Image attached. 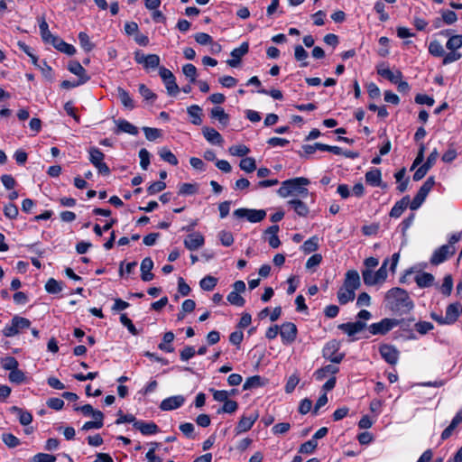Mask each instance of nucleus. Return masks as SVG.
Here are the masks:
<instances>
[{
	"instance_id": "nucleus-23",
	"label": "nucleus",
	"mask_w": 462,
	"mask_h": 462,
	"mask_svg": "<svg viewBox=\"0 0 462 462\" xmlns=\"http://www.w3.org/2000/svg\"><path fill=\"white\" fill-rule=\"evenodd\" d=\"M152 268V260L150 257H145L141 263V278L143 282H149L153 279Z\"/></svg>"
},
{
	"instance_id": "nucleus-9",
	"label": "nucleus",
	"mask_w": 462,
	"mask_h": 462,
	"mask_svg": "<svg viewBox=\"0 0 462 462\" xmlns=\"http://www.w3.org/2000/svg\"><path fill=\"white\" fill-rule=\"evenodd\" d=\"M399 324L398 319L385 318L377 323L371 324L368 329L373 335H385Z\"/></svg>"
},
{
	"instance_id": "nucleus-48",
	"label": "nucleus",
	"mask_w": 462,
	"mask_h": 462,
	"mask_svg": "<svg viewBox=\"0 0 462 462\" xmlns=\"http://www.w3.org/2000/svg\"><path fill=\"white\" fill-rule=\"evenodd\" d=\"M183 74L189 79L190 83H196L197 69L193 64L188 63L182 67Z\"/></svg>"
},
{
	"instance_id": "nucleus-37",
	"label": "nucleus",
	"mask_w": 462,
	"mask_h": 462,
	"mask_svg": "<svg viewBox=\"0 0 462 462\" xmlns=\"http://www.w3.org/2000/svg\"><path fill=\"white\" fill-rule=\"evenodd\" d=\"M41 36L42 41L46 43H51L53 39L56 38L49 30V25L44 19H42L39 23Z\"/></svg>"
},
{
	"instance_id": "nucleus-63",
	"label": "nucleus",
	"mask_w": 462,
	"mask_h": 462,
	"mask_svg": "<svg viewBox=\"0 0 462 462\" xmlns=\"http://www.w3.org/2000/svg\"><path fill=\"white\" fill-rule=\"evenodd\" d=\"M441 14L443 23L447 24H452L457 20V14L454 11L443 10Z\"/></svg>"
},
{
	"instance_id": "nucleus-62",
	"label": "nucleus",
	"mask_w": 462,
	"mask_h": 462,
	"mask_svg": "<svg viewBox=\"0 0 462 462\" xmlns=\"http://www.w3.org/2000/svg\"><path fill=\"white\" fill-rule=\"evenodd\" d=\"M56 457L46 453H38L32 457L31 462H55Z\"/></svg>"
},
{
	"instance_id": "nucleus-49",
	"label": "nucleus",
	"mask_w": 462,
	"mask_h": 462,
	"mask_svg": "<svg viewBox=\"0 0 462 462\" xmlns=\"http://www.w3.org/2000/svg\"><path fill=\"white\" fill-rule=\"evenodd\" d=\"M2 440L10 448H16L20 445V439L12 433H4L2 435Z\"/></svg>"
},
{
	"instance_id": "nucleus-52",
	"label": "nucleus",
	"mask_w": 462,
	"mask_h": 462,
	"mask_svg": "<svg viewBox=\"0 0 462 462\" xmlns=\"http://www.w3.org/2000/svg\"><path fill=\"white\" fill-rule=\"evenodd\" d=\"M45 290L49 293H59L61 291L62 287L60 285V282H59L58 281H56L53 278H51L47 281V282L45 284Z\"/></svg>"
},
{
	"instance_id": "nucleus-28",
	"label": "nucleus",
	"mask_w": 462,
	"mask_h": 462,
	"mask_svg": "<svg viewBox=\"0 0 462 462\" xmlns=\"http://www.w3.org/2000/svg\"><path fill=\"white\" fill-rule=\"evenodd\" d=\"M10 411L18 416L19 422L23 426H27L32 421V415L29 411H23L17 406H12Z\"/></svg>"
},
{
	"instance_id": "nucleus-11",
	"label": "nucleus",
	"mask_w": 462,
	"mask_h": 462,
	"mask_svg": "<svg viewBox=\"0 0 462 462\" xmlns=\"http://www.w3.org/2000/svg\"><path fill=\"white\" fill-rule=\"evenodd\" d=\"M455 252V246L451 245H443L433 252L430 262L433 265H439L451 257Z\"/></svg>"
},
{
	"instance_id": "nucleus-38",
	"label": "nucleus",
	"mask_w": 462,
	"mask_h": 462,
	"mask_svg": "<svg viewBox=\"0 0 462 462\" xmlns=\"http://www.w3.org/2000/svg\"><path fill=\"white\" fill-rule=\"evenodd\" d=\"M201 108L198 105H192L188 107L187 112L191 117V123L195 125H199L202 123Z\"/></svg>"
},
{
	"instance_id": "nucleus-35",
	"label": "nucleus",
	"mask_w": 462,
	"mask_h": 462,
	"mask_svg": "<svg viewBox=\"0 0 462 462\" xmlns=\"http://www.w3.org/2000/svg\"><path fill=\"white\" fill-rule=\"evenodd\" d=\"M338 372V367L334 365H328L317 370L314 374L318 381L323 380L328 374H335Z\"/></svg>"
},
{
	"instance_id": "nucleus-34",
	"label": "nucleus",
	"mask_w": 462,
	"mask_h": 462,
	"mask_svg": "<svg viewBox=\"0 0 462 462\" xmlns=\"http://www.w3.org/2000/svg\"><path fill=\"white\" fill-rule=\"evenodd\" d=\"M377 73L390 80L392 83H398V81L402 79V74L401 71H397L396 73H393L390 69L388 68H378Z\"/></svg>"
},
{
	"instance_id": "nucleus-59",
	"label": "nucleus",
	"mask_w": 462,
	"mask_h": 462,
	"mask_svg": "<svg viewBox=\"0 0 462 462\" xmlns=\"http://www.w3.org/2000/svg\"><path fill=\"white\" fill-rule=\"evenodd\" d=\"M18 208L13 203H9L4 208V214L9 219H15L18 216Z\"/></svg>"
},
{
	"instance_id": "nucleus-55",
	"label": "nucleus",
	"mask_w": 462,
	"mask_h": 462,
	"mask_svg": "<svg viewBox=\"0 0 462 462\" xmlns=\"http://www.w3.org/2000/svg\"><path fill=\"white\" fill-rule=\"evenodd\" d=\"M453 288V279L451 275H446L443 280V283L440 287L441 292L445 296H449Z\"/></svg>"
},
{
	"instance_id": "nucleus-2",
	"label": "nucleus",
	"mask_w": 462,
	"mask_h": 462,
	"mask_svg": "<svg viewBox=\"0 0 462 462\" xmlns=\"http://www.w3.org/2000/svg\"><path fill=\"white\" fill-rule=\"evenodd\" d=\"M310 183V180L304 177H297L286 180L282 182L281 187L277 190V194L282 198L289 196H297L307 198L309 189L306 188Z\"/></svg>"
},
{
	"instance_id": "nucleus-60",
	"label": "nucleus",
	"mask_w": 462,
	"mask_h": 462,
	"mask_svg": "<svg viewBox=\"0 0 462 462\" xmlns=\"http://www.w3.org/2000/svg\"><path fill=\"white\" fill-rule=\"evenodd\" d=\"M3 368L10 372L18 367V361L14 356H6L2 360Z\"/></svg>"
},
{
	"instance_id": "nucleus-1",
	"label": "nucleus",
	"mask_w": 462,
	"mask_h": 462,
	"mask_svg": "<svg viewBox=\"0 0 462 462\" xmlns=\"http://www.w3.org/2000/svg\"><path fill=\"white\" fill-rule=\"evenodd\" d=\"M361 281L357 271L349 270L346 272L343 285L338 289L337 296L341 305L353 301L356 297V291L360 287Z\"/></svg>"
},
{
	"instance_id": "nucleus-54",
	"label": "nucleus",
	"mask_w": 462,
	"mask_h": 462,
	"mask_svg": "<svg viewBox=\"0 0 462 462\" xmlns=\"http://www.w3.org/2000/svg\"><path fill=\"white\" fill-rule=\"evenodd\" d=\"M143 67L145 69H155L160 65V57L157 54L146 55Z\"/></svg>"
},
{
	"instance_id": "nucleus-6",
	"label": "nucleus",
	"mask_w": 462,
	"mask_h": 462,
	"mask_svg": "<svg viewBox=\"0 0 462 462\" xmlns=\"http://www.w3.org/2000/svg\"><path fill=\"white\" fill-rule=\"evenodd\" d=\"M89 162L97 170L98 173L104 176L110 174V169L106 162H104L105 154L100 149L97 147H90L88 149Z\"/></svg>"
},
{
	"instance_id": "nucleus-3",
	"label": "nucleus",
	"mask_w": 462,
	"mask_h": 462,
	"mask_svg": "<svg viewBox=\"0 0 462 462\" xmlns=\"http://www.w3.org/2000/svg\"><path fill=\"white\" fill-rule=\"evenodd\" d=\"M386 300L392 310L407 313L413 308V302L408 292L402 288H393L386 293Z\"/></svg>"
},
{
	"instance_id": "nucleus-8",
	"label": "nucleus",
	"mask_w": 462,
	"mask_h": 462,
	"mask_svg": "<svg viewBox=\"0 0 462 462\" xmlns=\"http://www.w3.org/2000/svg\"><path fill=\"white\" fill-rule=\"evenodd\" d=\"M159 75L165 85L168 95L171 97L177 96L180 92V88L176 83V79L173 73L170 69L161 67L159 69Z\"/></svg>"
},
{
	"instance_id": "nucleus-33",
	"label": "nucleus",
	"mask_w": 462,
	"mask_h": 462,
	"mask_svg": "<svg viewBox=\"0 0 462 462\" xmlns=\"http://www.w3.org/2000/svg\"><path fill=\"white\" fill-rule=\"evenodd\" d=\"M93 421H87L82 426V430H89L91 429H100L103 427L104 414L102 411H97L94 414Z\"/></svg>"
},
{
	"instance_id": "nucleus-16",
	"label": "nucleus",
	"mask_w": 462,
	"mask_h": 462,
	"mask_svg": "<svg viewBox=\"0 0 462 462\" xmlns=\"http://www.w3.org/2000/svg\"><path fill=\"white\" fill-rule=\"evenodd\" d=\"M184 245L189 251H196L205 244L204 236L199 232H193L184 239Z\"/></svg>"
},
{
	"instance_id": "nucleus-45",
	"label": "nucleus",
	"mask_w": 462,
	"mask_h": 462,
	"mask_svg": "<svg viewBox=\"0 0 462 462\" xmlns=\"http://www.w3.org/2000/svg\"><path fill=\"white\" fill-rule=\"evenodd\" d=\"M217 283V278H215L211 275H207L200 281L199 285L202 290L209 291H212L216 287Z\"/></svg>"
},
{
	"instance_id": "nucleus-10",
	"label": "nucleus",
	"mask_w": 462,
	"mask_h": 462,
	"mask_svg": "<svg viewBox=\"0 0 462 462\" xmlns=\"http://www.w3.org/2000/svg\"><path fill=\"white\" fill-rule=\"evenodd\" d=\"M237 218H246L251 223H258L264 219L266 211L264 209L238 208L234 211Z\"/></svg>"
},
{
	"instance_id": "nucleus-20",
	"label": "nucleus",
	"mask_w": 462,
	"mask_h": 462,
	"mask_svg": "<svg viewBox=\"0 0 462 462\" xmlns=\"http://www.w3.org/2000/svg\"><path fill=\"white\" fill-rule=\"evenodd\" d=\"M365 326L366 325L365 322L357 320L356 322H347L340 324L338 326V328L351 337L361 332L365 328Z\"/></svg>"
},
{
	"instance_id": "nucleus-30",
	"label": "nucleus",
	"mask_w": 462,
	"mask_h": 462,
	"mask_svg": "<svg viewBox=\"0 0 462 462\" xmlns=\"http://www.w3.org/2000/svg\"><path fill=\"white\" fill-rule=\"evenodd\" d=\"M287 203L300 217H306L309 214V208L300 199H292Z\"/></svg>"
},
{
	"instance_id": "nucleus-4",
	"label": "nucleus",
	"mask_w": 462,
	"mask_h": 462,
	"mask_svg": "<svg viewBox=\"0 0 462 462\" xmlns=\"http://www.w3.org/2000/svg\"><path fill=\"white\" fill-rule=\"evenodd\" d=\"M387 264L388 259L384 260L382 266L376 272L368 269L363 270L362 276L365 284L373 286L384 282L387 278Z\"/></svg>"
},
{
	"instance_id": "nucleus-56",
	"label": "nucleus",
	"mask_w": 462,
	"mask_h": 462,
	"mask_svg": "<svg viewBox=\"0 0 462 462\" xmlns=\"http://www.w3.org/2000/svg\"><path fill=\"white\" fill-rule=\"evenodd\" d=\"M317 446V441L311 439L300 445L299 452L303 454H311L316 449Z\"/></svg>"
},
{
	"instance_id": "nucleus-21",
	"label": "nucleus",
	"mask_w": 462,
	"mask_h": 462,
	"mask_svg": "<svg viewBox=\"0 0 462 462\" xmlns=\"http://www.w3.org/2000/svg\"><path fill=\"white\" fill-rule=\"evenodd\" d=\"M115 123L116 125V134L126 133L131 135H137L139 133L138 128L125 119L115 120Z\"/></svg>"
},
{
	"instance_id": "nucleus-42",
	"label": "nucleus",
	"mask_w": 462,
	"mask_h": 462,
	"mask_svg": "<svg viewBox=\"0 0 462 462\" xmlns=\"http://www.w3.org/2000/svg\"><path fill=\"white\" fill-rule=\"evenodd\" d=\"M160 157L168 163L176 166L178 164V159L177 157L166 147H162L159 151Z\"/></svg>"
},
{
	"instance_id": "nucleus-39",
	"label": "nucleus",
	"mask_w": 462,
	"mask_h": 462,
	"mask_svg": "<svg viewBox=\"0 0 462 462\" xmlns=\"http://www.w3.org/2000/svg\"><path fill=\"white\" fill-rule=\"evenodd\" d=\"M174 334L171 331L166 332L163 335L162 342L159 344L158 347L165 352L171 353L174 348L169 344H171L174 340Z\"/></svg>"
},
{
	"instance_id": "nucleus-22",
	"label": "nucleus",
	"mask_w": 462,
	"mask_h": 462,
	"mask_svg": "<svg viewBox=\"0 0 462 462\" xmlns=\"http://www.w3.org/2000/svg\"><path fill=\"white\" fill-rule=\"evenodd\" d=\"M365 181L373 187L385 188L386 184L382 182V174L379 169H372L365 173Z\"/></svg>"
},
{
	"instance_id": "nucleus-64",
	"label": "nucleus",
	"mask_w": 462,
	"mask_h": 462,
	"mask_svg": "<svg viewBox=\"0 0 462 462\" xmlns=\"http://www.w3.org/2000/svg\"><path fill=\"white\" fill-rule=\"evenodd\" d=\"M138 90L140 95L145 99V100H152L156 98V95L148 88L144 84H140L138 87Z\"/></svg>"
},
{
	"instance_id": "nucleus-46",
	"label": "nucleus",
	"mask_w": 462,
	"mask_h": 462,
	"mask_svg": "<svg viewBox=\"0 0 462 462\" xmlns=\"http://www.w3.org/2000/svg\"><path fill=\"white\" fill-rule=\"evenodd\" d=\"M429 52L434 57H442L445 54L443 46L438 41L430 42L429 45Z\"/></svg>"
},
{
	"instance_id": "nucleus-58",
	"label": "nucleus",
	"mask_w": 462,
	"mask_h": 462,
	"mask_svg": "<svg viewBox=\"0 0 462 462\" xmlns=\"http://www.w3.org/2000/svg\"><path fill=\"white\" fill-rule=\"evenodd\" d=\"M120 322L127 328L128 331L134 335V336H136L138 335V330L136 329V328L134 327V325L133 324L132 320L127 317V315L125 313L124 314H121L120 316Z\"/></svg>"
},
{
	"instance_id": "nucleus-57",
	"label": "nucleus",
	"mask_w": 462,
	"mask_h": 462,
	"mask_svg": "<svg viewBox=\"0 0 462 462\" xmlns=\"http://www.w3.org/2000/svg\"><path fill=\"white\" fill-rule=\"evenodd\" d=\"M10 382L14 383H21L25 380L24 373L17 368L10 372L8 375Z\"/></svg>"
},
{
	"instance_id": "nucleus-19",
	"label": "nucleus",
	"mask_w": 462,
	"mask_h": 462,
	"mask_svg": "<svg viewBox=\"0 0 462 462\" xmlns=\"http://www.w3.org/2000/svg\"><path fill=\"white\" fill-rule=\"evenodd\" d=\"M68 69L79 77V81L82 84H85L90 79V77L88 75L87 70L83 68V66L77 60H72L68 65Z\"/></svg>"
},
{
	"instance_id": "nucleus-5",
	"label": "nucleus",
	"mask_w": 462,
	"mask_h": 462,
	"mask_svg": "<svg viewBox=\"0 0 462 462\" xmlns=\"http://www.w3.org/2000/svg\"><path fill=\"white\" fill-rule=\"evenodd\" d=\"M31 321L23 317L14 316L9 324L3 329V335L6 337H12L18 335L23 329L29 328Z\"/></svg>"
},
{
	"instance_id": "nucleus-61",
	"label": "nucleus",
	"mask_w": 462,
	"mask_h": 462,
	"mask_svg": "<svg viewBox=\"0 0 462 462\" xmlns=\"http://www.w3.org/2000/svg\"><path fill=\"white\" fill-rule=\"evenodd\" d=\"M140 166L143 170H147L150 165V152L143 148L139 151Z\"/></svg>"
},
{
	"instance_id": "nucleus-51",
	"label": "nucleus",
	"mask_w": 462,
	"mask_h": 462,
	"mask_svg": "<svg viewBox=\"0 0 462 462\" xmlns=\"http://www.w3.org/2000/svg\"><path fill=\"white\" fill-rule=\"evenodd\" d=\"M229 152L233 156L243 157V156L247 155L250 152V149L246 145L238 144V145L231 146L229 148Z\"/></svg>"
},
{
	"instance_id": "nucleus-50",
	"label": "nucleus",
	"mask_w": 462,
	"mask_h": 462,
	"mask_svg": "<svg viewBox=\"0 0 462 462\" xmlns=\"http://www.w3.org/2000/svg\"><path fill=\"white\" fill-rule=\"evenodd\" d=\"M446 47L450 51H455L462 47V35H453L451 36L447 43Z\"/></svg>"
},
{
	"instance_id": "nucleus-26",
	"label": "nucleus",
	"mask_w": 462,
	"mask_h": 462,
	"mask_svg": "<svg viewBox=\"0 0 462 462\" xmlns=\"http://www.w3.org/2000/svg\"><path fill=\"white\" fill-rule=\"evenodd\" d=\"M51 44H52L58 51L68 55L72 56L76 53V49L73 45L65 42L62 39H60L58 36H56V38L53 39Z\"/></svg>"
},
{
	"instance_id": "nucleus-44",
	"label": "nucleus",
	"mask_w": 462,
	"mask_h": 462,
	"mask_svg": "<svg viewBox=\"0 0 462 462\" xmlns=\"http://www.w3.org/2000/svg\"><path fill=\"white\" fill-rule=\"evenodd\" d=\"M239 167L242 171H245V172H253L254 171L256 170L255 160L252 157L244 158L241 160Z\"/></svg>"
},
{
	"instance_id": "nucleus-41",
	"label": "nucleus",
	"mask_w": 462,
	"mask_h": 462,
	"mask_svg": "<svg viewBox=\"0 0 462 462\" xmlns=\"http://www.w3.org/2000/svg\"><path fill=\"white\" fill-rule=\"evenodd\" d=\"M319 247V238L317 236H312L310 239L306 240L301 245V250L305 254H310L315 252Z\"/></svg>"
},
{
	"instance_id": "nucleus-27",
	"label": "nucleus",
	"mask_w": 462,
	"mask_h": 462,
	"mask_svg": "<svg viewBox=\"0 0 462 462\" xmlns=\"http://www.w3.org/2000/svg\"><path fill=\"white\" fill-rule=\"evenodd\" d=\"M116 91H117V96H118L122 105L125 108H127L129 110H133L135 107V104H134V99L131 97L130 94L121 87H118L116 88Z\"/></svg>"
},
{
	"instance_id": "nucleus-15",
	"label": "nucleus",
	"mask_w": 462,
	"mask_h": 462,
	"mask_svg": "<svg viewBox=\"0 0 462 462\" xmlns=\"http://www.w3.org/2000/svg\"><path fill=\"white\" fill-rule=\"evenodd\" d=\"M338 345L332 341L328 342L323 349V356L335 364H339L344 358V354L338 353Z\"/></svg>"
},
{
	"instance_id": "nucleus-14",
	"label": "nucleus",
	"mask_w": 462,
	"mask_h": 462,
	"mask_svg": "<svg viewBox=\"0 0 462 462\" xmlns=\"http://www.w3.org/2000/svg\"><path fill=\"white\" fill-rule=\"evenodd\" d=\"M257 419L258 413L256 412H252L249 415H243L235 428L236 434L239 435L250 430Z\"/></svg>"
},
{
	"instance_id": "nucleus-32",
	"label": "nucleus",
	"mask_w": 462,
	"mask_h": 462,
	"mask_svg": "<svg viewBox=\"0 0 462 462\" xmlns=\"http://www.w3.org/2000/svg\"><path fill=\"white\" fill-rule=\"evenodd\" d=\"M434 276L429 273H420L415 276V282L420 288H428L433 285Z\"/></svg>"
},
{
	"instance_id": "nucleus-24",
	"label": "nucleus",
	"mask_w": 462,
	"mask_h": 462,
	"mask_svg": "<svg viewBox=\"0 0 462 462\" xmlns=\"http://www.w3.org/2000/svg\"><path fill=\"white\" fill-rule=\"evenodd\" d=\"M134 427L140 430L143 435H152L159 431L158 426L154 422L138 420L134 421Z\"/></svg>"
},
{
	"instance_id": "nucleus-7",
	"label": "nucleus",
	"mask_w": 462,
	"mask_h": 462,
	"mask_svg": "<svg viewBox=\"0 0 462 462\" xmlns=\"http://www.w3.org/2000/svg\"><path fill=\"white\" fill-rule=\"evenodd\" d=\"M435 184V179L434 177H429L427 180L422 184L420 189H419L416 196L413 198L411 202L410 203V208L411 210L418 209L421 204L424 202L425 199L427 198L428 194L431 190Z\"/></svg>"
},
{
	"instance_id": "nucleus-47",
	"label": "nucleus",
	"mask_w": 462,
	"mask_h": 462,
	"mask_svg": "<svg viewBox=\"0 0 462 462\" xmlns=\"http://www.w3.org/2000/svg\"><path fill=\"white\" fill-rule=\"evenodd\" d=\"M227 301L234 306L243 307L245 303V299L236 291H231L226 297Z\"/></svg>"
},
{
	"instance_id": "nucleus-40",
	"label": "nucleus",
	"mask_w": 462,
	"mask_h": 462,
	"mask_svg": "<svg viewBox=\"0 0 462 462\" xmlns=\"http://www.w3.org/2000/svg\"><path fill=\"white\" fill-rule=\"evenodd\" d=\"M78 38L81 48L85 51L89 52L95 48V44L90 41L89 36L85 32H80Z\"/></svg>"
},
{
	"instance_id": "nucleus-43",
	"label": "nucleus",
	"mask_w": 462,
	"mask_h": 462,
	"mask_svg": "<svg viewBox=\"0 0 462 462\" xmlns=\"http://www.w3.org/2000/svg\"><path fill=\"white\" fill-rule=\"evenodd\" d=\"M263 385V379L260 375H254L248 377L245 382L243 388L244 390H250L253 388L260 387Z\"/></svg>"
},
{
	"instance_id": "nucleus-18",
	"label": "nucleus",
	"mask_w": 462,
	"mask_h": 462,
	"mask_svg": "<svg viewBox=\"0 0 462 462\" xmlns=\"http://www.w3.org/2000/svg\"><path fill=\"white\" fill-rule=\"evenodd\" d=\"M185 398L182 395H174L164 399L161 404L162 411H172L180 408L184 404Z\"/></svg>"
},
{
	"instance_id": "nucleus-13",
	"label": "nucleus",
	"mask_w": 462,
	"mask_h": 462,
	"mask_svg": "<svg viewBox=\"0 0 462 462\" xmlns=\"http://www.w3.org/2000/svg\"><path fill=\"white\" fill-rule=\"evenodd\" d=\"M379 352L383 360L391 365L398 363L400 352L393 345L383 344L379 347Z\"/></svg>"
},
{
	"instance_id": "nucleus-29",
	"label": "nucleus",
	"mask_w": 462,
	"mask_h": 462,
	"mask_svg": "<svg viewBox=\"0 0 462 462\" xmlns=\"http://www.w3.org/2000/svg\"><path fill=\"white\" fill-rule=\"evenodd\" d=\"M410 202V199L408 196L403 197L401 200L397 201L394 206L392 208L390 211V216L392 217H399L403 211L406 209Z\"/></svg>"
},
{
	"instance_id": "nucleus-12",
	"label": "nucleus",
	"mask_w": 462,
	"mask_h": 462,
	"mask_svg": "<svg viewBox=\"0 0 462 462\" xmlns=\"http://www.w3.org/2000/svg\"><path fill=\"white\" fill-rule=\"evenodd\" d=\"M297 327L292 322H285L280 327V335L284 345L292 344L297 337Z\"/></svg>"
},
{
	"instance_id": "nucleus-36",
	"label": "nucleus",
	"mask_w": 462,
	"mask_h": 462,
	"mask_svg": "<svg viewBox=\"0 0 462 462\" xmlns=\"http://www.w3.org/2000/svg\"><path fill=\"white\" fill-rule=\"evenodd\" d=\"M211 117L217 119L222 125H226L229 122V116L220 106H215L211 109Z\"/></svg>"
},
{
	"instance_id": "nucleus-25",
	"label": "nucleus",
	"mask_w": 462,
	"mask_h": 462,
	"mask_svg": "<svg viewBox=\"0 0 462 462\" xmlns=\"http://www.w3.org/2000/svg\"><path fill=\"white\" fill-rule=\"evenodd\" d=\"M203 135L208 142L212 144H222L223 138L221 134L214 128L205 126L202 129Z\"/></svg>"
},
{
	"instance_id": "nucleus-53",
	"label": "nucleus",
	"mask_w": 462,
	"mask_h": 462,
	"mask_svg": "<svg viewBox=\"0 0 462 462\" xmlns=\"http://www.w3.org/2000/svg\"><path fill=\"white\" fill-rule=\"evenodd\" d=\"M143 131L148 141H154L162 136L161 130L158 128L144 126Z\"/></svg>"
},
{
	"instance_id": "nucleus-17",
	"label": "nucleus",
	"mask_w": 462,
	"mask_h": 462,
	"mask_svg": "<svg viewBox=\"0 0 462 462\" xmlns=\"http://www.w3.org/2000/svg\"><path fill=\"white\" fill-rule=\"evenodd\" d=\"M249 51V44L248 42H243L238 48H235L231 51V56L233 59L228 60L226 63L232 67L236 68L239 65L240 60L243 56H245Z\"/></svg>"
},
{
	"instance_id": "nucleus-31",
	"label": "nucleus",
	"mask_w": 462,
	"mask_h": 462,
	"mask_svg": "<svg viewBox=\"0 0 462 462\" xmlns=\"http://www.w3.org/2000/svg\"><path fill=\"white\" fill-rule=\"evenodd\" d=\"M459 316L458 304H449L446 309L445 320L447 325L455 323Z\"/></svg>"
}]
</instances>
